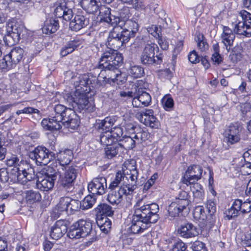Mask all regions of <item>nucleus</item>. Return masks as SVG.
<instances>
[{
	"label": "nucleus",
	"instance_id": "nucleus-1",
	"mask_svg": "<svg viewBox=\"0 0 251 251\" xmlns=\"http://www.w3.org/2000/svg\"><path fill=\"white\" fill-rule=\"evenodd\" d=\"M73 152L71 150H67L60 151L57 155L59 166L63 172L56 170L52 167H48L42 171V176H38L36 186L43 191H48L52 189L55 181L60 190L69 192L73 187L78 173V169L74 166H66L72 159Z\"/></svg>",
	"mask_w": 251,
	"mask_h": 251
},
{
	"label": "nucleus",
	"instance_id": "nucleus-2",
	"mask_svg": "<svg viewBox=\"0 0 251 251\" xmlns=\"http://www.w3.org/2000/svg\"><path fill=\"white\" fill-rule=\"evenodd\" d=\"M159 206L155 203H147L144 199L139 200L134 207L130 230L133 234L143 232L155 223L159 218Z\"/></svg>",
	"mask_w": 251,
	"mask_h": 251
},
{
	"label": "nucleus",
	"instance_id": "nucleus-3",
	"mask_svg": "<svg viewBox=\"0 0 251 251\" xmlns=\"http://www.w3.org/2000/svg\"><path fill=\"white\" fill-rule=\"evenodd\" d=\"M53 106L54 114L49 119H44L41 125L46 130H57L62 125L68 128L75 129L79 125L78 116L72 107L63 104H55Z\"/></svg>",
	"mask_w": 251,
	"mask_h": 251
},
{
	"label": "nucleus",
	"instance_id": "nucleus-4",
	"mask_svg": "<svg viewBox=\"0 0 251 251\" xmlns=\"http://www.w3.org/2000/svg\"><path fill=\"white\" fill-rule=\"evenodd\" d=\"M123 61L122 54L108 48L101 56L99 68L105 72H119L118 69L122 65Z\"/></svg>",
	"mask_w": 251,
	"mask_h": 251
},
{
	"label": "nucleus",
	"instance_id": "nucleus-5",
	"mask_svg": "<svg viewBox=\"0 0 251 251\" xmlns=\"http://www.w3.org/2000/svg\"><path fill=\"white\" fill-rule=\"evenodd\" d=\"M64 98L72 106L73 110L81 112L82 110L89 112L94 110L95 106L93 101H89L86 94L75 91L73 95L66 94Z\"/></svg>",
	"mask_w": 251,
	"mask_h": 251
},
{
	"label": "nucleus",
	"instance_id": "nucleus-6",
	"mask_svg": "<svg viewBox=\"0 0 251 251\" xmlns=\"http://www.w3.org/2000/svg\"><path fill=\"white\" fill-rule=\"evenodd\" d=\"M24 53L23 49L19 47L13 48L0 60V69L7 71L15 68L23 58Z\"/></svg>",
	"mask_w": 251,
	"mask_h": 251
},
{
	"label": "nucleus",
	"instance_id": "nucleus-7",
	"mask_svg": "<svg viewBox=\"0 0 251 251\" xmlns=\"http://www.w3.org/2000/svg\"><path fill=\"white\" fill-rule=\"evenodd\" d=\"M121 30V28L119 26L113 27V30L109 32L107 38V46L108 48L116 52L124 44L129 41L128 33L126 32L123 34L120 31Z\"/></svg>",
	"mask_w": 251,
	"mask_h": 251
},
{
	"label": "nucleus",
	"instance_id": "nucleus-8",
	"mask_svg": "<svg viewBox=\"0 0 251 251\" xmlns=\"http://www.w3.org/2000/svg\"><path fill=\"white\" fill-rule=\"evenodd\" d=\"M157 46L152 43H147L144 47L140 55L142 64L146 66L160 64L162 59L159 55L155 56V50Z\"/></svg>",
	"mask_w": 251,
	"mask_h": 251
},
{
	"label": "nucleus",
	"instance_id": "nucleus-9",
	"mask_svg": "<svg viewBox=\"0 0 251 251\" xmlns=\"http://www.w3.org/2000/svg\"><path fill=\"white\" fill-rule=\"evenodd\" d=\"M29 157L35 160L38 165H46L55 158V154L46 148L38 146L31 151Z\"/></svg>",
	"mask_w": 251,
	"mask_h": 251
},
{
	"label": "nucleus",
	"instance_id": "nucleus-10",
	"mask_svg": "<svg viewBox=\"0 0 251 251\" xmlns=\"http://www.w3.org/2000/svg\"><path fill=\"white\" fill-rule=\"evenodd\" d=\"M243 22H239L236 24L234 28V32L244 35L246 37L251 36V14L249 12L243 10L239 13Z\"/></svg>",
	"mask_w": 251,
	"mask_h": 251
},
{
	"label": "nucleus",
	"instance_id": "nucleus-11",
	"mask_svg": "<svg viewBox=\"0 0 251 251\" xmlns=\"http://www.w3.org/2000/svg\"><path fill=\"white\" fill-rule=\"evenodd\" d=\"M107 188L106 179L104 177L94 178L88 185V190L93 195H102Z\"/></svg>",
	"mask_w": 251,
	"mask_h": 251
},
{
	"label": "nucleus",
	"instance_id": "nucleus-12",
	"mask_svg": "<svg viewBox=\"0 0 251 251\" xmlns=\"http://www.w3.org/2000/svg\"><path fill=\"white\" fill-rule=\"evenodd\" d=\"M151 101L150 95L145 91L142 88H140L135 94L132 104L134 107H141L149 106Z\"/></svg>",
	"mask_w": 251,
	"mask_h": 251
},
{
	"label": "nucleus",
	"instance_id": "nucleus-13",
	"mask_svg": "<svg viewBox=\"0 0 251 251\" xmlns=\"http://www.w3.org/2000/svg\"><path fill=\"white\" fill-rule=\"evenodd\" d=\"M68 229V222L66 220H58L51 227L50 236L52 239L58 240L61 238Z\"/></svg>",
	"mask_w": 251,
	"mask_h": 251
},
{
	"label": "nucleus",
	"instance_id": "nucleus-14",
	"mask_svg": "<svg viewBox=\"0 0 251 251\" xmlns=\"http://www.w3.org/2000/svg\"><path fill=\"white\" fill-rule=\"evenodd\" d=\"M186 201L175 200L169 206L168 212L172 218L178 216L179 214L187 209Z\"/></svg>",
	"mask_w": 251,
	"mask_h": 251
},
{
	"label": "nucleus",
	"instance_id": "nucleus-15",
	"mask_svg": "<svg viewBox=\"0 0 251 251\" xmlns=\"http://www.w3.org/2000/svg\"><path fill=\"white\" fill-rule=\"evenodd\" d=\"M222 42L226 46V49L229 51L230 47L233 45L235 36L232 30L227 26H224L221 34Z\"/></svg>",
	"mask_w": 251,
	"mask_h": 251
},
{
	"label": "nucleus",
	"instance_id": "nucleus-16",
	"mask_svg": "<svg viewBox=\"0 0 251 251\" xmlns=\"http://www.w3.org/2000/svg\"><path fill=\"white\" fill-rule=\"evenodd\" d=\"M124 28L120 31L124 34L125 33H128L129 40L131 37L135 36V34L138 31L139 25L137 23L132 20H127L124 21Z\"/></svg>",
	"mask_w": 251,
	"mask_h": 251
},
{
	"label": "nucleus",
	"instance_id": "nucleus-17",
	"mask_svg": "<svg viewBox=\"0 0 251 251\" xmlns=\"http://www.w3.org/2000/svg\"><path fill=\"white\" fill-rule=\"evenodd\" d=\"M178 232L181 236L186 238H192L198 235L197 228L191 223L181 225Z\"/></svg>",
	"mask_w": 251,
	"mask_h": 251
},
{
	"label": "nucleus",
	"instance_id": "nucleus-18",
	"mask_svg": "<svg viewBox=\"0 0 251 251\" xmlns=\"http://www.w3.org/2000/svg\"><path fill=\"white\" fill-rule=\"evenodd\" d=\"M89 24L88 20L83 15H76L70 22L69 27L73 31H78L86 26Z\"/></svg>",
	"mask_w": 251,
	"mask_h": 251
},
{
	"label": "nucleus",
	"instance_id": "nucleus-19",
	"mask_svg": "<svg viewBox=\"0 0 251 251\" xmlns=\"http://www.w3.org/2000/svg\"><path fill=\"white\" fill-rule=\"evenodd\" d=\"M126 196V190L120 187L118 191L111 190L107 195V200L112 204L118 205L123 200V196Z\"/></svg>",
	"mask_w": 251,
	"mask_h": 251
},
{
	"label": "nucleus",
	"instance_id": "nucleus-20",
	"mask_svg": "<svg viewBox=\"0 0 251 251\" xmlns=\"http://www.w3.org/2000/svg\"><path fill=\"white\" fill-rule=\"evenodd\" d=\"M243 48L240 45H237L229 51L228 59L233 64L240 61L243 57Z\"/></svg>",
	"mask_w": 251,
	"mask_h": 251
},
{
	"label": "nucleus",
	"instance_id": "nucleus-21",
	"mask_svg": "<svg viewBox=\"0 0 251 251\" xmlns=\"http://www.w3.org/2000/svg\"><path fill=\"white\" fill-rule=\"evenodd\" d=\"M117 144L120 147V151H123V149L130 150L135 146L136 140L134 136H125L119 140Z\"/></svg>",
	"mask_w": 251,
	"mask_h": 251
},
{
	"label": "nucleus",
	"instance_id": "nucleus-22",
	"mask_svg": "<svg viewBox=\"0 0 251 251\" xmlns=\"http://www.w3.org/2000/svg\"><path fill=\"white\" fill-rule=\"evenodd\" d=\"M80 4L82 8L90 14L95 13L99 9L97 0H81Z\"/></svg>",
	"mask_w": 251,
	"mask_h": 251
},
{
	"label": "nucleus",
	"instance_id": "nucleus-23",
	"mask_svg": "<svg viewBox=\"0 0 251 251\" xmlns=\"http://www.w3.org/2000/svg\"><path fill=\"white\" fill-rule=\"evenodd\" d=\"M81 43L82 41L79 40H74L68 42L62 48L60 55L63 57L66 56L73 52Z\"/></svg>",
	"mask_w": 251,
	"mask_h": 251
},
{
	"label": "nucleus",
	"instance_id": "nucleus-24",
	"mask_svg": "<svg viewBox=\"0 0 251 251\" xmlns=\"http://www.w3.org/2000/svg\"><path fill=\"white\" fill-rule=\"evenodd\" d=\"M6 165L9 167H13V168H18L20 171L25 170L24 167H28V164L23 160H20L16 155H13L6 160Z\"/></svg>",
	"mask_w": 251,
	"mask_h": 251
},
{
	"label": "nucleus",
	"instance_id": "nucleus-25",
	"mask_svg": "<svg viewBox=\"0 0 251 251\" xmlns=\"http://www.w3.org/2000/svg\"><path fill=\"white\" fill-rule=\"evenodd\" d=\"M75 226L80 229L82 238L88 235L92 229V223L90 220H79L75 223Z\"/></svg>",
	"mask_w": 251,
	"mask_h": 251
},
{
	"label": "nucleus",
	"instance_id": "nucleus-26",
	"mask_svg": "<svg viewBox=\"0 0 251 251\" xmlns=\"http://www.w3.org/2000/svg\"><path fill=\"white\" fill-rule=\"evenodd\" d=\"M59 27L58 21L51 18L46 21L43 28V31L46 34L55 32Z\"/></svg>",
	"mask_w": 251,
	"mask_h": 251
},
{
	"label": "nucleus",
	"instance_id": "nucleus-27",
	"mask_svg": "<svg viewBox=\"0 0 251 251\" xmlns=\"http://www.w3.org/2000/svg\"><path fill=\"white\" fill-rule=\"evenodd\" d=\"M25 29L23 25L15 23L11 26V33L6 37V39L12 38L13 39L14 42H18L21 38V34Z\"/></svg>",
	"mask_w": 251,
	"mask_h": 251
},
{
	"label": "nucleus",
	"instance_id": "nucleus-28",
	"mask_svg": "<svg viewBox=\"0 0 251 251\" xmlns=\"http://www.w3.org/2000/svg\"><path fill=\"white\" fill-rule=\"evenodd\" d=\"M69 197H62L59 200L58 203L54 209V213L59 216L62 212L68 213Z\"/></svg>",
	"mask_w": 251,
	"mask_h": 251
},
{
	"label": "nucleus",
	"instance_id": "nucleus-29",
	"mask_svg": "<svg viewBox=\"0 0 251 251\" xmlns=\"http://www.w3.org/2000/svg\"><path fill=\"white\" fill-rule=\"evenodd\" d=\"M243 157L247 163L242 165L240 168L241 172L244 175L251 174V150L245 152Z\"/></svg>",
	"mask_w": 251,
	"mask_h": 251
},
{
	"label": "nucleus",
	"instance_id": "nucleus-30",
	"mask_svg": "<svg viewBox=\"0 0 251 251\" xmlns=\"http://www.w3.org/2000/svg\"><path fill=\"white\" fill-rule=\"evenodd\" d=\"M25 168V170L23 171H19V175L21 177V180L24 182L22 184H25L27 181H31L35 177L34 172L33 168L30 167L28 165V167H24Z\"/></svg>",
	"mask_w": 251,
	"mask_h": 251
},
{
	"label": "nucleus",
	"instance_id": "nucleus-31",
	"mask_svg": "<svg viewBox=\"0 0 251 251\" xmlns=\"http://www.w3.org/2000/svg\"><path fill=\"white\" fill-rule=\"evenodd\" d=\"M240 204L238 202V200H235L233 202L230 208H228L226 212V217L228 220L236 217L240 212Z\"/></svg>",
	"mask_w": 251,
	"mask_h": 251
},
{
	"label": "nucleus",
	"instance_id": "nucleus-32",
	"mask_svg": "<svg viewBox=\"0 0 251 251\" xmlns=\"http://www.w3.org/2000/svg\"><path fill=\"white\" fill-rule=\"evenodd\" d=\"M116 119L113 117H107L104 120L100 121V123H98L99 128H101L103 130H106L105 131H108L112 128L111 127L114 125L116 122Z\"/></svg>",
	"mask_w": 251,
	"mask_h": 251
},
{
	"label": "nucleus",
	"instance_id": "nucleus-33",
	"mask_svg": "<svg viewBox=\"0 0 251 251\" xmlns=\"http://www.w3.org/2000/svg\"><path fill=\"white\" fill-rule=\"evenodd\" d=\"M96 212L101 216H111L113 214L112 207L107 204H100L96 208Z\"/></svg>",
	"mask_w": 251,
	"mask_h": 251
},
{
	"label": "nucleus",
	"instance_id": "nucleus-34",
	"mask_svg": "<svg viewBox=\"0 0 251 251\" xmlns=\"http://www.w3.org/2000/svg\"><path fill=\"white\" fill-rule=\"evenodd\" d=\"M25 199L29 203H33L40 201L41 200V196L37 191H27L26 193Z\"/></svg>",
	"mask_w": 251,
	"mask_h": 251
},
{
	"label": "nucleus",
	"instance_id": "nucleus-35",
	"mask_svg": "<svg viewBox=\"0 0 251 251\" xmlns=\"http://www.w3.org/2000/svg\"><path fill=\"white\" fill-rule=\"evenodd\" d=\"M111 72L114 74L113 75L114 77L113 78L112 77V76L111 75H110V77L107 78L106 76H103L104 75L102 72L100 73L97 78L98 85H99L100 86H103L105 85L106 84L110 83V79L112 80L117 79V78L118 76L119 72Z\"/></svg>",
	"mask_w": 251,
	"mask_h": 251
},
{
	"label": "nucleus",
	"instance_id": "nucleus-36",
	"mask_svg": "<svg viewBox=\"0 0 251 251\" xmlns=\"http://www.w3.org/2000/svg\"><path fill=\"white\" fill-rule=\"evenodd\" d=\"M119 151H121L120 147L115 144L105 148V155L107 158L111 159L115 157Z\"/></svg>",
	"mask_w": 251,
	"mask_h": 251
},
{
	"label": "nucleus",
	"instance_id": "nucleus-37",
	"mask_svg": "<svg viewBox=\"0 0 251 251\" xmlns=\"http://www.w3.org/2000/svg\"><path fill=\"white\" fill-rule=\"evenodd\" d=\"M201 178V177L197 176V175H194L189 172H186L181 179V182L188 186L191 185V184L195 183V182H197Z\"/></svg>",
	"mask_w": 251,
	"mask_h": 251
},
{
	"label": "nucleus",
	"instance_id": "nucleus-38",
	"mask_svg": "<svg viewBox=\"0 0 251 251\" xmlns=\"http://www.w3.org/2000/svg\"><path fill=\"white\" fill-rule=\"evenodd\" d=\"M124 173H123L121 171L118 172L115 177V179L110 183L108 187V189L111 190H114L120 184H122V182H124L125 177L124 176Z\"/></svg>",
	"mask_w": 251,
	"mask_h": 251
},
{
	"label": "nucleus",
	"instance_id": "nucleus-39",
	"mask_svg": "<svg viewBox=\"0 0 251 251\" xmlns=\"http://www.w3.org/2000/svg\"><path fill=\"white\" fill-rule=\"evenodd\" d=\"M213 52L211 56V60L215 65H219L223 61V57L219 53V46L218 44L213 45Z\"/></svg>",
	"mask_w": 251,
	"mask_h": 251
},
{
	"label": "nucleus",
	"instance_id": "nucleus-40",
	"mask_svg": "<svg viewBox=\"0 0 251 251\" xmlns=\"http://www.w3.org/2000/svg\"><path fill=\"white\" fill-rule=\"evenodd\" d=\"M123 172L129 173L133 172H138L136 168V162L134 159H130L126 161L123 167Z\"/></svg>",
	"mask_w": 251,
	"mask_h": 251
},
{
	"label": "nucleus",
	"instance_id": "nucleus-41",
	"mask_svg": "<svg viewBox=\"0 0 251 251\" xmlns=\"http://www.w3.org/2000/svg\"><path fill=\"white\" fill-rule=\"evenodd\" d=\"M19 171H21L18 168H13L9 172V181L12 183H23V181L21 180Z\"/></svg>",
	"mask_w": 251,
	"mask_h": 251
},
{
	"label": "nucleus",
	"instance_id": "nucleus-42",
	"mask_svg": "<svg viewBox=\"0 0 251 251\" xmlns=\"http://www.w3.org/2000/svg\"><path fill=\"white\" fill-rule=\"evenodd\" d=\"M111 134L108 131H105L100 134V140L102 145H105L107 147L112 145L111 144L115 142L111 136Z\"/></svg>",
	"mask_w": 251,
	"mask_h": 251
},
{
	"label": "nucleus",
	"instance_id": "nucleus-43",
	"mask_svg": "<svg viewBox=\"0 0 251 251\" xmlns=\"http://www.w3.org/2000/svg\"><path fill=\"white\" fill-rule=\"evenodd\" d=\"M68 214H72L75 211H78L81 207V203L76 200H72L69 198Z\"/></svg>",
	"mask_w": 251,
	"mask_h": 251
},
{
	"label": "nucleus",
	"instance_id": "nucleus-44",
	"mask_svg": "<svg viewBox=\"0 0 251 251\" xmlns=\"http://www.w3.org/2000/svg\"><path fill=\"white\" fill-rule=\"evenodd\" d=\"M67 236L71 239H79L82 237L80 229L75 226V223L70 227Z\"/></svg>",
	"mask_w": 251,
	"mask_h": 251
},
{
	"label": "nucleus",
	"instance_id": "nucleus-45",
	"mask_svg": "<svg viewBox=\"0 0 251 251\" xmlns=\"http://www.w3.org/2000/svg\"><path fill=\"white\" fill-rule=\"evenodd\" d=\"M96 195H89L83 200L81 205L83 209H88L93 206L96 201Z\"/></svg>",
	"mask_w": 251,
	"mask_h": 251
},
{
	"label": "nucleus",
	"instance_id": "nucleus-46",
	"mask_svg": "<svg viewBox=\"0 0 251 251\" xmlns=\"http://www.w3.org/2000/svg\"><path fill=\"white\" fill-rule=\"evenodd\" d=\"M238 202L240 204V212L242 214H247L251 212V198L247 199L245 201L239 199H237Z\"/></svg>",
	"mask_w": 251,
	"mask_h": 251
},
{
	"label": "nucleus",
	"instance_id": "nucleus-47",
	"mask_svg": "<svg viewBox=\"0 0 251 251\" xmlns=\"http://www.w3.org/2000/svg\"><path fill=\"white\" fill-rule=\"evenodd\" d=\"M146 126H149L151 128H157L158 126V121L157 118L154 116L153 114L150 116L148 117V118L142 119V122Z\"/></svg>",
	"mask_w": 251,
	"mask_h": 251
},
{
	"label": "nucleus",
	"instance_id": "nucleus-48",
	"mask_svg": "<svg viewBox=\"0 0 251 251\" xmlns=\"http://www.w3.org/2000/svg\"><path fill=\"white\" fill-rule=\"evenodd\" d=\"M193 216L196 220H204L206 218V213L203 206H196L193 211Z\"/></svg>",
	"mask_w": 251,
	"mask_h": 251
},
{
	"label": "nucleus",
	"instance_id": "nucleus-49",
	"mask_svg": "<svg viewBox=\"0 0 251 251\" xmlns=\"http://www.w3.org/2000/svg\"><path fill=\"white\" fill-rule=\"evenodd\" d=\"M104 22L110 24L112 26H114V27L119 26L122 29L124 21L121 20L119 17L111 15L109 18H106V21Z\"/></svg>",
	"mask_w": 251,
	"mask_h": 251
},
{
	"label": "nucleus",
	"instance_id": "nucleus-50",
	"mask_svg": "<svg viewBox=\"0 0 251 251\" xmlns=\"http://www.w3.org/2000/svg\"><path fill=\"white\" fill-rule=\"evenodd\" d=\"M55 7V8L54 10V13L55 16L61 18V17L63 16V14H64L65 10L67 8L66 3L65 2H63L61 3H56Z\"/></svg>",
	"mask_w": 251,
	"mask_h": 251
},
{
	"label": "nucleus",
	"instance_id": "nucleus-51",
	"mask_svg": "<svg viewBox=\"0 0 251 251\" xmlns=\"http://www.w3.org/2000/svg\"><path fill=\"white\" fill-rule=\"evenodd\" d=\"M109 133L111 134V136L115 141H119L121 139V136L123 134V128L121 126H115L110 129Z\"/></svg>",
	"mask_w": 251,
	"mask_h": 251
},
{
	"label": "nucleus",
	"instance_id": "nucleus-52",
	"mask_svg": "<svg viewBox=\"0 0 251 251\" xmlns=\"http://www.w3.org/2000/svg\"><path fill=\"white\" fill-rule=\"evenodd\" d=\"M129 74L133 77H140L144 74V69L139 66H133L129 70Z\"/></svg>",
	"mask_w": 251,
	"mask_h": 251
},
{
	"label": "nucleus",
	"instance_id": "nucleus-53",
	"mask_svg": "<svg viewBox=\"0 0 251 251\" xmlns=\"http://www.w3.org/2000/svg\"><path fill=\"white\" fill-rule=\"evenodd\" d=\"M129 184H131V180H130V179H127V178H125L124 182H122V184L120 185V187L126 190V196L131 195L137 187V183L135 184L134 187L132 186V187L130 185H128Z\"/></svg>",
	"mask_w": 251,
	"mask_h": 251
},
{
	"label": "nucleus",
	"instance_id": "nucleus-54",
	"mask_svg": "<svg viewBox=\"0 0 251 251\" xmlns=\"http://www.w3.org/2000/svg\"><path fill=\"white\" fill-rule=\"evenodd\" d=\"M137 133L134 135V138L136 141H144L148 139L149 136V133L140 128H137Z\"/></svg>",
	"mask_w": 251,
	"mask_h": 251
},
{
	"label": "nucleus",
	"instance_id": "nucleus-55",
	"mask_svg": "<svg viewBox=\"0 0 251 251\" xmlns=\"http://www.w3.org/2000/svg\"><path fill=\"white\" fill-rule=\"evenodd\" d=\"M162 103L164 108L167 111L172 109L174 105V100L170 95L165 96L162 99Z\"/></svg>",
	"mask_w": 251,
	"mask_h": 251
},
{
	"label": "nucleus",
	"instance_id": "nucleus-56",
	"mask_svg": "<svg viewBox=\"0 0 251 251\" xmlns=\"http://www.w3.org/2000/svg\"><path fill=\"white\" fill-rule=\"evenodd\" d=\"M99 10L101 22H104L106 21V18L108 19L112 15L111 14V9L104 6L99 7Z\"/></svg>",
	"mask_w": 251,
	"mask_h": 251
},
{
	"label": "nucleus",
	"instance_id": "nucleus-57",
	"mask_svg": "<svg viewBox=\"0 0 251 251\" xmlns=\"http://www.w3.org/2000/svg\"><path fill=\"white\" fill-rule=\"evenodd\" d=\"M124 175L125 178H127V179H130V180H131L130 186L131 187H134V185L135 184H136L137 182L138 176V172H133V173L125 172L124 173ZM128 185L130 186V184H128Z\"/></svg>",
	"mask_w": 251,
	"mask_h": 251
},
{
	"label": "nucleus",
	"instance_id": "nucleus-58",
	"mask_svg": "<svg viewBox=\"0 0 251 251\" xmlns=\"http://www.w3.org/2000/svg\"><path fill=\"white\" fill-rule=\"evenodd\" d=\"M186 172H189V173L194 175H197V176H199L201 177L202 169L200 166L194 165L189 166Z\"/></svg>",
	"mask_w": 251,
	"mask_h": 251
},
{
	"label": "nucleus",
	"instance_id": "nucleus-59",
	"mask_svg": "<svg viewBox=\"0 0 251 251\" xmlns=\"http://www.w3.org/2000/svg\"><path fill=\"white\" fill-rule=\"evenodd\" d=\"M153 114L154 112L152 109H146L144 111L138 112L136 114V116L141 122L142 119H145V118L147 119L148 117H150Z\"/></svg>",
	"mask_w": 251,
	"mask_h": 251
},
{
	"label": "nucleus",
	"instance_id": "nucleus-60",
	"mask_svg": "<svg viewBox=\"0 0 251 251\" xmlns=\"http://www.w3.org/2000/svg\"><path fill=\"white\" fill-rule=\"evenodd\" d=\"M197 45L201 51L205 50L208 48V44L203 40V36L199 35L197 37Z\"/></svg>",
	"mask_w": 251,
	"mask_h": 251
},
{
	"label": "nucleus",
	"instance_id": "nucleus-61",
	"mask_svg": "<svg viewBox=\"0 0 251 251\" xmlns=\"http://www.w3.org/2000/svg\"><path fill=\"white\" fill-rule=\"evenodd\" d=\"M147 29L148 32L154 37H159L161 34L160 29L156 25H152L151 26L148 27Z\"/></svg>",
	"mask_w": 251,
	"mask_h": 251
},
{
	"label": "nucleus",
	"instance_id": "nucleus-62",
	"mask_svg": "<svg viewBox=\"0 0 251 251\" xmlns=\"http://www.w3.org/2000/svg\"><path fill=\"white\" fill-rule=\"evenodd\" d=\"M92 80L89 78V75H83L79 80L80 86H88L92 83Z\"/></svg>",
	"mask_w": 251,
	"mask_h": 251
},
{
	"label": "nucleus",
	"instance_id": "nucleus-63",
	"mask_svg": "<svg viewBox=\"0 0 251 251\" xmlns=\"http://www.w3.org/2000/svg\"><path fill=\"white\" fill-rule=\"evenodd\" d=\"M245 99L246 102L241 106L243 112H247L251 110V95L247 96Z\"/></svg>",
	"mask_w": 251,
	"mask_h": 251
},
{
	"label": "nucleus",
	"instance_id": "nucleus-64",
	"mask_svg": "<svg viewBox=\"0 0 251 251\" xmlns=\"http://www.w3.org/2000/svg\"><path fill=\"white\" fill-rule=\"evenodd\" d=\"M194 251H207L204 244L200 241H196L192 246Z\"/></svg>",
	"mask_w": 251,
	"mask_h": 251
}]
</instances>
